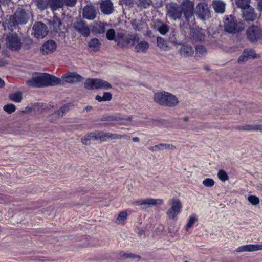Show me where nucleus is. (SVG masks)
<instances>
[{
    "mask_svg": "<svg viewBox=\"0 0 262 262\" xmlns=\"http://www.w3.org/2000/svg\"><path fill=\"white\" fill-rule=\"evenodd\" d=\"M165 8L166 16L173 21L182 20L183 15L185 21L189 25L194 16V3L191 0H183L180 4L170 2L166 5Z\"/></svg>",
    "mask_w": 262,
    "mask_h": 262,
    "instance_id": "obj_1",
    "label": "nucleus"
},
{
    "mask_svg": "<svg viewBox=\"0 0 262 262\" xmlns=\"http://www.w3.org/2000/svg\"><path fill=\"white\" fill-rule=\"evenodd\" d=\"M214 34H170L169 41L173 44L183 45L191 42L192 43L204 42L207 45H211L214 47L219 43L215 39Z\"/></svg>",
    "mask_w": 262,
    "mask_h": 262,
    "instance_id": "obj_2",
    "label": "nucleus"
},
{
    "mask_svg": "<svg viewBox=\"0 0 262 262\" xmlns=\"http://www.w3.org/2000/svg\"><path fill=\"white\" fill-rule=\"evenodd\" d=\"M26 83L30 86L36 88L64 85L61 78L47 73H42L38 76L33 77L27 80Z\"/></svg>",
    "mask_w": 262,
    "mask_h": 262,
    "instance_id": "obj_3",
    "label": "nucleus"
},
{
    "mask_svg": "<svg viewBox=\"0 0 262 262\" xmlns=\"http://www.w3.org/2000/svg\"><path fill=\"white\" fill-rule=\"evenodd\" d=\"M224 30L226 33H240L245 28V24L238 21L232 14L225 15L223 18Z\"/></svg>",
    "mask_w": 262,
    "mask_h": 262,
    "instance_id": "obj_4",
    "label": "nucleus"
},
{
    "mask_svg": "<svg viewBox=\"0 0 262 262\" xmlns=\"http://www.w3.org/2000/svg\"><path fill=\"white\" fill-rule=\"evenodd\" d=\"M154 99L157 103L165 106L174 107L179 103L176 96L164 91L155 93Z\"/></svg>",
    "mask_w": 262,
    "mask_h": 262,
    "instance_id": "obj_5",
    "label": "nucleus"
},
{
    "mask_svg": "<svg viewBox=\"0 0 262 262\" xmlns=\"http://www.w3.org/2000/svg\"><path fill=\"white\" fill-rule=\"evenodd\" d=\"M106 38L110 40H114L117 45L122 48L135 44L137 41L136 37L128 34H106Z\"/></svg>",
    "mask_w": 262,
    "mask_h": 262,
    "instance_id": "obj_6",
    "label": "nucleus"
},
{
    "mask_svg": "<svg viewBox=\"0 0 262 262\" xmlns=\"http://www.w3.org/2000/svg\"><path fill=\"white\" fill-rule=\"evenodd\" d=\"M194 13L197 18L202 21H205L211 17L210 7L205 2H200L196 4Z\"/></svg>",
    "mask_w": 262,
    "mask_h": 262,
    "instance_id": "obj_7",
    "label": "nucleus"
},
{
    "mask_svg": "<svg viewBox=\"0 0 262 262\" xmlns=\"http://www.w3.org/2000/svg\"><path fill=\"white\" fill-rule=\"evenodd\" d=\"M84 88L88 90H108L112 88V85L107 81L102 79L89 78L84 82Z\"/></svg>",
    "mask_w": 262,
    "mask_h": 262,
    "instance_id": "obj_8",
    "label": "nucleus"
},
{
    "mask_svg": "<svg viewBox=\"0 0 262 262\" xmlns=\"http://www.w3.org/2000/svg\"><path fill=\"white\" fill-rule=\"evenodd\" d=\"M6 45L12 51H19L23 46L21 39L17 34H8L6 38Z\"/></svg>",
    "mask_w": 262,
    "mask_h": 262,
    "instance_id": "obj_9",
    "label": "nucleus"
},
{
    "mask_svg": "<svg viewBox=\"0 0 262 262\" xmlns=\"http://www.w3.org/2000/svg\"><path fill=\"white\" fill-rule=\"evenodd\" d=\"M82 10L83 18L88 20H94L99 13L98 8L92 3L84 6Z\"/></svg>",
    "mask_w": 262,
    "mask_h": 262,
    "instance_id": "obj_10",
    "label": "nucleus"
},
{
    "mask_svg": "<svg viewBox=\"0 0 262 262\" xmlns=\"http://www.w3.org/2000/svg\"><path fill=\"white\" fill-rule=\"evenodd\" d=\"M48 25L54 33H64L62 30L66 28L65 25L57 16L54 15L52 19L49 21Z\"/></svg>",
    "mask_w": 262,
    "mask_h": 262,
    "instance_id": "obj_11",
    "label": "nucleus"
},
{
    "mask_svg": "<svg viewBox=\"0 0 262 262\" xmlns=\"http://www.w3.org/2000/svg\"><path fill=\"white\" fill-rule=\"evenodd\" d=\"M182 207V204L179 199H172L171 207L166 212L168 217L170 219H175L177 216L180 213Z\"/></svg>",
    "mask_w": 262,
    "mask_h": 262,
    "instance_id": "obj_12",
    "label": "nucleus"
},
{
    "mask_svg": "<svg viewBox=\"0 0 262 262\" xmlns=\"http://www.w3.org/2000/svg\"><path fill=\"white\" fill-rule=\"evenodd\" d=\"M83 77L75 72H69L61 76V81L69 83H75L81 82L83 80Z\"/></svg>",
    "mask_w": 262,
    "mask_h": 262,
    "instance_id": "obj_13",
    "label": "nucleus"
},
{
    "mask_svg": "<svg viewBox=\"0 0 262 262\" xmlns=\"http://www.w3.org/2000/svg\"><path fill=\"white\" fill-rule=\"evenodd\" d=\"M94 33H114L115 30L112 28V25L105 22H96L93 26Z\"/></svg>",
    "mask_w": 262,
    "mask_h": 262,
    "instance_id": "obj_14",
    "label": "nucleus"
},
{
    "mask_svg": "<svg viewBox=\"0 0 262 262\" xmlns=\"http://www.w3.org/2000/svg\"><path fill=\"white\" fill-rule=\"evenodd\" d=\"M57 49V44L53 40L46 41L40 47L39 51L42 55H48L53 53Z\"/></svg>",
    "mask_w": 262,
    "mask_h": 262,
    "instance_id": "obj_15",
    "label": "nucleus"
},
{
    "mask_svg": "<svg viewBox=\"0 0 262 262\" xmlns=\"http://www.w3.org/2000/svg\"><path fill=\"white\" fill-rule=\"evenodd\" d=\"M18 24H25L29 19V15L24 9L19 7L13 15Z\"/></svg>",
    "mask_w": 262,
    "mask_h": 262,
    "instance_id": "obj_16",
    "label": "nucleus"
},
{
    "mask_svg": "<svg viewBox=\"0 0 262 262\" xmlns=\"http://www.w3.org/2000/svg\"><path fill=\"white\" fill-rule=\"evenodd\" d=\"M128 35H132L137 39L135 44L129 45L127 47L134 46V51L136 52L145 53L149 49V45L148 42L144 41L139 42V38L137 34H128Z\"/></svg>",
    "mask_w": 262,
    "mask_h": 262,
    "instance_id": "obj_17",
    "label": "nucleus"
},
{
    "mask_svg": "<svg viewBox=\"0 0 262 262\" xmlns=\"http://www.w3.org/2000/svg\"><path fill=\"white\" fill-rule=\"evenodd\" d=\"M101 13L106 15L112 14L114 11V7L111 0H102L99 3Z\"/></svg>",
    "mask_w": 262,
    "mask_h": 262,
    "instance_id": "obj_18",
    "label": "nucleus"
},
{
    "mask_svg": "<svg viewBox=\"0 0 262 262\" xmlns=\"http://www.w3.org/2000/svg\"><path fill=\"white\" fill-rule=\"evenodd\" d=\"M250 57L253 59L258 58L260 57V55L256 54L254 52L253 49H245L242 53V54L239 57L238 59V62L239 63H243L247 61Z\"/></svg>",
    "mask_w": 262,
    "mask_h": 262,
    "instance_id": "obj_19",
    "label": "nucleus"
},
{
    "mask_svg": "<svg viewBox=\"0 0 262 262\" xmlns=\"http://www.w3.org/2000/svg\"><path fill=\"white\" fill-rule=\"evenodd\" d=\"M151 25L155 31L159 33H167L169 30V27L167 24L158 19L152 20Z\"/></svg>",
    "mask_w": 262,
    "mask_h": 262,
    "instance_id": "obj_20",
    "label": "nucleus"
},
{
    "mask_svg": "<svg viewBox=\"0 0 262 262\" xmlns=\"http://www.w3.org/2000/svg\"><path fill=\"white\" fill-rule=\"evenodd\" d=\"M73 27L75 31L79 33H90L89 27L86 25V23L81 18H77L76 21L74 22Z\"/></svg>",
    "mask_w": 262,
    "mask_h": 262,
    "instance_id": "obj_21",
    "label": "nucleus"
},
{
    "mask_svg": "<svg viewBox=\"0 0 262 262\" xmlns=\"http://www.w3.org/2000/svg\"><path fill=\"white\" fill-rule=\"evenodd\" d=\"M72 105L71 103H67L60 107L54 114L51 115L49 117V120L52 121L61 117H62L71 108Z\"/></svg>",
    "mask_w": 262,
    "mask_h": 262,
    "instance_id": "obj_22",
    "label": "nucleus"
},
{
    "mask_svg": "<svg viewBox=\"0 0 262 262\" xmlns=\"http://www.w3.org/2000/svg\"><path fill=\"white\" fill-rule=\"evenodd\" d=\"M243 17L246 21H254L257 17L254 9L251 6L242 10Z\"/></svg>",
    "mask_w": 262,
    "mask_h": 262,
    "instance_id": "obj_23",
    "label": "nucleus"
},
{
    "mask_svg": "<svg viewBox=\"0 0 262 262\" xmlns=\"http://www.w3.org/2000/svg\"><path fill=\"white\" fill-rule=\"evenodd\" d=\"M179 52L181 56L188 58L193 55L194 50L191 45L187 43L181 46L179 49Z\"/></svg>",
    "mask_w": 262,
    "mask_h": 262,
    "instance_id": "obj_24",
    "label": "nucleus"
},
{
    "mask_svg": "<svg viewBox=\"0 0 262 262\" xmlns=\"http://www.w3.org/2000/svg\"><path fill=\"white\" fill-rule=\"evenodd\" d=\"M212 6L217 13L223 14L225 11L226 4L221 0H213Z\"/></svg>",
    "mask_w": 262,
    "mask_h": 262,
    "instance_id": "obj_25",
    "label": "nucleus"
},
{
    "mask_svg": "<svg viewBox=\"0 0 262 262\" xmlns=\"http://www.w3.org/2000/svg\"><path fill=\"white\" fill-rule=\"evenodd\" d=\"M176 147L175 146L169 144H163L161 143L157 145H155L154 146H151L148 148L149 150L151 151H156L158 150H162L164 149L168 150H174Z\"/></svg>",
    "mask_w": 262,
    "mask_h": 262,
    "instance_id": "obj_26",
    "label": "nucleus"
},
{
    "mask_svg": "<svg viewBox=\"0 0 262 262\" xmlns=\"http://www.w3.org/2000/svg\"><path fill=\"white\" fill-rule=\"evenodd\" d=\"M160 200H156L154 199L148 198L146 199H140L136 201L134 204L136 205H142L145 206L146 205H155L157 204V201Z\"/></svg>",
    "mask_w": 262,
    "mask_h": 262,
    "instance_id": "obj_27",
    "label": "nucleus"
},
{
    "mask_svg": "<svg viewBox=\"0 0 262 262\" xmlns=\"http://www.w3.org/2000/svg\"><path fill=\"white\" fill-rule=\"evenodd\" d=\"M33 30L34 33H49L47 26L41 21L36 22L34 24Z\"/></svg>",
    "mask_w": 262,
    "mask_h": 262,
    "instance_id": "obj_28",
    "label": "nucleus"
},
{
    "mask_svg": "<svg viewBox=\"0 0 262 262\" xmlns=\"http://www.w3.org/2000/svg\"><path fill=\"white\" fill-rule=\"evenodd\" d=\"M237 128L239 130L245 131H259L261 132V125L254 124L250 125L246 124L245 125L238 126Z\"/></svg>",
    "mask_w": 262,
    "mask_h": 262,
    "instance_id": "obj_29",
    "label": "nucleus"
},
{
    "mask_svg": "<svg viewBox=\"0 0 262 262\" xmlns=\"http://www.w3.org/2000/svg\"><path fill=\"white\" fill-rule=\"evenodd\" d=\"M101 43L97 38H93L88 42V47L92 51L97 52L100 50Z\"/></svg>",
    "mask_w": 262,
    "mask_h": 262,
    "instance_id": "obj_30",
    "label": "nucleus"
},
{
    "mask_svg": "<svg viewBox=\"0 0 262 262\" xmlns=\"http://www.w3.org/2000/svg\"><path fill=\"white\" fill-rule=\"evenodd\" d=\"M247 38L252 43H262V34H246Z\"/></svg>",
    "mask_w": 262,
    "mask_h": 262,
    "instance_id": "obj_31",
    "label": "nucleus"
},
{
    "mask_svg": "<svg viewBox=\"0 0 262 262\" xmlns=\"http://www.w3.org/2000/svg\"><path fill=\"white\" fill-rule=\"evenodd\" d=\"M49 6L52 11H56L63 6L62 0H49Z\"/></svg>",
    "mask_w": 262,
    "mask_h": 262,
    "instance_id": "obj_32",
    "label": "nucleus"
},
{
    "mask_svg": "<svg viewBox=\"0 0 262 262\" xmlns=\"http://www.w3.org/2000/svg\"><path fill=\"white\" fill-rule=\"evenodd\" d=\"M157 44L158 47L164 51L169 50V47L167 45V41L161 37H157Z\"/></svg>",
    "mask_w": 262,
    "mask_h": 262,
    "instance_id": "obj_33",
    "label": "nucleus"
},
{
    "mask_svg": "<svg viewBox=\"0 0 262 262\" xmlns=\"http://www.w3.org/2000/svg\"><path fill=\"white\" fill-rule=\"evenodd\" d=\"M34 2L37 8L41 11L47 9L49 6V0H35Z\"/></svg>",
    "mask_w": 262,
    "mask_h": 262,
    "instance_id": "obj_34",
    "label": "nucleus"
},
{
    "mask_svg": "<svg viewBox=\"0 0 262 262\" xmlns=\"http://www.w3.org/2000/svg\"><path fill=\"white\" fill-rule=\"evenodd\" d=\"M251 0H235L237 8L242 10L250 6Z\"/></svg>",
    "mask_w": 262,
    "mask_h": 262,
    "instance_id": "obj_35",
    "label": "nucleus"
},
{
    "mask_svg": "<svg viewBox=\"0 0 262 262\" xmlns=\"http://www.w3.org/2000/svg\"><path fill=\"white\" fill-rule=\"evenodd\" d=\"M112 99V95L110 92H104L103 96L96 95L95 99L98 102L109 101Z\"/></svg>",
    "mask_w": 262,
    "mask_h": 262,
    "instance_id": "obj_36",
    "label": "nucleus"
},
{
    "mask_svg": "<svg viewBox=\"0 0 262 262\" xmlns=\"http://www.w3.org/2000/svg\"><path fill=\"white\" fill-rule=\"evenodd\" d=\"M138 7L141 9L148 8L152 5V0H136V2Z\"/></svg>",
    "mask_w": 262,
    "mask_h": 262,
    "instance_id": "obj_37",
    "label": "nucleus"
},
{
    "mask_svg": "<svg viewBox=\"0 0 262 262\" xmlns=\"http://www.w3.org/2000/svg\"><path fill=\"white\" fill-rule=\"evenodd\" d=\"M237 252H254L253 244L246 245L238 247L236 249Z\"/></svg>",
    "mask_w": 262,
    "mask_h": 262,
    "instance_id": "obj_38",
    "label": "nucleus"
},
{
    "mask_svg": "<svg viewBox=\"0 0 262 262\" xmlns=\"http://www.w3.org/2000/svg\"><path fill=\"white\" fill-rule=\"evenodd\" d=\"M9 99L15 102L19 103L22 100V93L20 92H17L10 94L9 96Z\"/></svg>",
    "mask_w": 262,
    "mask_h": 262,
    "instance_id": "obj_39",
    "label": "nucleus"
},
{
    "mask_svg": "<svg viewBox=\"0 0 262 262\" xmlns=\"http://www.w3.org/2000/svg\"><path fill=\"white\" fill-rule=\"evenodd\" d=\"M12 19L10 18L8 22H6L4 26L5 28L7 27L8 29L11 31H12L14 29H16V26L18 25V24H17L15 21L13 16H12Z\"/></svg>",
    "mask_w": 262,
    "mask_h": 262,
    "instance_id": "obj_40",
    "label": "nucleus"
},
{
    "mask_svg": "<svg viewBox=\"0 0 262 262\" xmlns=\"http://www.w3.org/2000/svg\"><path fill=\"white\" fill-rule=\"evenodd\" d=\"M132 25L136 31H141L143 28L146 27L145 24L140 20H133Z\"/></svg>",
    "mask_w": 262,
    "mask_h": 262,
    "instance_id": "obj_41",
    "label": "nucleus"
},
{
    "mask_svg": "<svg viewBox=\"0 0 262 262\" xmlns=\"http://www.w3.org/2000/svg\"><path fill=\"white\" fill-rule=\"evenodd\" d=\"M120 256L125 258H132L135 260V262H138L140 260L141 257L140 256L134 254L133 253H120Z\"/></svg>",
    "mask_w": 262,
    "mask_h": 262,
    "instance_id": "obj_42",
    "label": "nucleus"
},
{
    "mask_svg": "<svg viewBox=\"0 0 262 262\" xmlns=\"http://www.w3.org/2000/svg\"><path fill=\"white\" fill-rule=\"evenodd\" d=\"M98 141L100 142H104L108 139V133H105L102 131H97Z\"/></svg>",
    "mask_w": 262,
    "mask_h": 262,
    "instance_id": "obj_43",
    "label": "nucleus"
},
{
    "mask_svg": "<svg viewBox=\"0 0 262 262\" xmlns=\"http://www.w3.org/2000/svg\"><path fill=\"white\" fill-rule=\"evenodd\" d=\"M217 177L219 179L223 182H225L229 179V176L228 174L225 170L223 169H220L217 172Z\"/></svg>",
    "mask_w": 262,
    "mask_h": 262,
    "instance_id": "obj_44",
    "label": "nucleus"
},
{
    "mask_svg": "<svg viewBox=\"0 0 262 262\" xmlns=\"http://www.w3.org/2000/svg\"><path fill=\"white\" fill-rule=\"evenodd\" d=\"M198 220L196 215L195 214L191 215L188 220V223L186 226V230L188 231V229L192 226L194 223Z\"/></svg>",
    "mask_w": 262,
    "mask_h": 262,
    "instance_id": "obj_45",
    "label": "nucleus"
},
{
    "mask_svg": "<svg viewBox=\"0 0 262 262\" xmlns=\"http://www.w3.org/2000/svg\"><path fill=\"white\" fill-rule=\"evenodd\" d=\"M25 50L30 49L33 44V40L29 37L25 38L23 42H22Z\"/></svg>",
    "mask_w": 262,
    "mask_h": 262,
    "instance_id": "obj_46",
    "label": "nucleus"
},
{
    "mask_svg": "<svg viewBox=\"0 0 262 262\" xmlns=\"http://www.w3.org/2000/svg\"><path fill=\"white\" fill-rule=\"evenodd\" d=\"M195 48L196 54L199 55H203L207 53L206 49L204 46L198 45L195 46Z\"/></svg>",
    "mask_w": 262,
    "mask_h": 262,
    "instance_id": "obj_47",
    "label": "nucleus"
},
{
    "mask_svg": "<svg viewBox=\"0 0 262 262\" xmlns=\"http://www.w3.org/2000/svg\"><path fill=\"white\" fill-rule=\"evenodd\" d=\"M122 138L128 139L129 137L126 135H121L119 134L108 133V139H121Z\"/></svg>",
    "mask_w": 262,
    "mask_h": 262,
    "instance_id": "obj_48",
    "label": "nucleus"
},
{
    "mask_svg": "<svg viewBox=\"0 0 262 262\" xmlns=\"http://www.w3.org/2000/svg\"><path fill=\"white\" fill-rule=\"evenodd\" d=\"M3 109L8 114H11L12 113L15 112L16 107L14 104L10 103L4 105Z\"/></svg>",
    "mask_w": 262,
    "mask_h": 262,
    "instance_id": "obj_49",
    "label": "nucleus"
},
{
    "mask_svg": "<svg viewBox=\"0 0 262 262\" xmlns=\"http://www.w3.org/2000/svg\"><path fill=\"white\" fill-rule=\"evenodd\" d=\"M248 201L253 205H256L259 203V199L255 195H249L248 197Z\"/></svg>",
    "mask_w": 262,
    "mask_h": 262,
    "instance_id": "obj_50",
    "label": "nucleus"
},
{
    "mask_svg": "<svg viewBox=\"0 0 262 262\" xmlns=\"http://www.w3.org/2000/svg\"><path fill=\"white\" fill-rule=\"evenodd\" d=\"M87 138L90 141H98L97 132V131L94 132H91L87 134Z\"/></svg>",
    "mask_w": 262,
    "mask_h": 262,
    "instance_id": "obj_51",
    "label": "nucleus"
},
{
    "mask_svg": "<svg viewBox=\"0 0 262 262\" xmlns=\"http://www.w3.org/2000/svg\"><path fill=\"white\" fill-rule=\"evenodd\" d=\"M203 184L206 187H212L214 185V181L210 178H207L203 180Z\"/></svg>",
    "mask_w": 262,
    "mask_h": 262,
    "instance_id": "obj_52",
    "label": "nucleus"
},
{
    "mask_svg": "<svg viewBox=\"0 0 262 262\" xmlns=\"http://www.w3.org/2000/svg\"><path fill=\"white\" fill-rule=\"evenodd\" d=\"M259 28L256 26L252 25L247 29L246 33H259Z\"/></svg>",
    "mask_w": 262,
    "mask_h": 262,
    "instance_id": "obj_53",
    "label": "nucleus"
},
{
    "mask_svg": "<svg viewBox=\"0 0 262 262\" xmlns=\"http://www.w3.org/2000/svg\"><path fill=\"white\" fill-rule=\"evenodd\" d=\"M63 2V5L65 4L67 7H74L77 0H62Z\"/></svg>",
    "mask_w": 262,
    "mask_h": 262,
    "instance_id": "obj_54",
    "label": "nucleus"
},
{
    "mask_svg": "<svg viewBox=\"0 0 262 262\" xmlns=\"http://www.w3.org/2000/svg\"><path fill=\"white\" fill-rule=\"evenodd\" d=\"M127 213L126 211L121 212L117 217V220L119 221H124L127 217Z\"/></svg>",
    "mask_w": 262,
    "mask_h": 262,
    "instance_id": "obj_55",
    "label": "nucleus"
},
{
    "mask_svg": "<svg viewBox=\"0 0 262 262\" xmlns=\"http://www.w3.org/2000/svg\"><path fill=\"white\" fill-rule=\"evenodd\" d=\"M116 117L114 116H107L105 117H102L100 120L101 121H114L116 120Z\"/></svg>",
    "mask_w": 262,
    "mask_h": 262,
    "instance_id": "obj_56",
    "label": "nucleus"
},
{
    "mask_svg": "<svg viewBox=\"0 0 262 262\" xmlns=\"http://www.w3.org/2000/svg\"><path fill=\"white\" fill-rule=\"evenodd\" d=\"M123 5L129 6L133 4V0H120Z\"/></svg>",
    "mask_w": 262,
    "mask_h": 262,
    "instance_id": "obj_57",
    "label": "nucleus"
},
{
    "mask_svg": "<svg viewBox=\"0 0 262 262\" xmlns=\"http://www.w3.org/2000/svg\"><path fill=\"white\" fill-rule=\"evenodd\" d=\"M253 245L254 251L262 250V244H253Z\"/></svg>",
    "mask_w": 262,
    "mask_h": 262,
    "instance_id": "obj_58",
    "label": "nucleus"
},
{
    "mask_svg": "<svg viewBox=\"0 0 262 262\" xmlns=\"http://www.w3.org/2000/svg\"><path fill=\"white\" fill-rule=\"evenodd\" d=\"M238 49V48L236 46H234V47H229L227 50H226V52H235L236 51H237Z\"/></svg>",
    "mask_w": 262,
    "mask_h": 262,
    "instance_id": "obj_59",
    "label": "nucleus"
},
{
    "mask_svg": "<svg viewBox=\"0 0 262 262\" xmlns=\"http://www.w3.org/2000/svg\"><path fill=\"white\" fill-rule=\"evenodd\" d=\"M257 9L262 12V0H257Z\"/></svg>",
    "mask_w": 262,
    "mask_h": 262,
    "instance_id": "obj_60",
    "label": "nucleus"
},
{
    "mask_svg": "<svg viewBox=\"0 0 262 262\" xmlns=\"http://www.w3.org/2000/svg\"><path fill=\"white\" fill-rule=\"evenodd\" d=\"M88 141L90 140H88V138H87V134L81 138V142L83 144L86 145Z\"/></svg>",
    "mask_w": 262,
    "mask_h": 262,
    "instance_id": "obj_61",
    "label": "nucleus"
},
{
    "mask_svg": "<svg viewBox=\"0 0 262 262\" xmlns=\"http://www.w3.org/2000/svg\"><path fill=\"white\" fill-rule=\"evenodd\" d=\"M8 62L7 60L0 58V67H3L7 64Z\"/></svg>",
    "mask_w": 262,
    "mask_h": 262,
    "instance_id": "obj_62",
    "label": "nucleus"
},
{
    "mask_svg": "<svg viewBox=\"0 0 262 262\" xmlns=\"http://www.w3.org/2000/svg\"><path fill=\"white\" fill-rule=\"evenodd\" d=\"M10 2V0H0V3L3 5H8Z\"/></svg>",
    "mask_w": 262,
    "mask_h": 262,
    "instance_id": "obj_63",
    "label": "nucleus"
},
{
    "mask_svg": "<svg viewBox=\"0 0 262 262\" xmlns=\"http://www.w3.org/2000/svg\"><path fill=\"white\" fill-rule=\"evenodd\" d=\"M2 54L6 57H9L10 53H9V51H8L7 50H4L2 51Z\"/></svg>",
    "mask_w": 262,
    "mask_h": 262,
    "instance_id": "obj_64",
    "label": "nucleus"
}]
</instances>
